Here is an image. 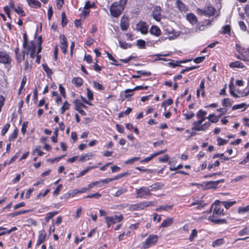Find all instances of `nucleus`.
Wrapping results in <instances>:
<instances>
[{"label":"nucleus","instance_id":"nucleus-3","mask_svg":"<svg viewBox=\"0 0 249 249\" xmlns=\"http://www.w3.org/2000/svg\"><path fill=\"white\" fill-rule=\"evenodd\" d=\"M127 0H119V2H115L112 4L110 8V12L112 16L117 18L124 11Z\"/></svg>","mask_w":249,"mask_h":249},{"label":"nucleus","instance_id":"nucleus-57","mask_svg":"<svg viewBox=\"0 0 249 249\" xmlns=\"http://www.w3.org/2000/svg\"><path fill=\"white\" fill-rule=\"evenodd\" d=\"M140 159V157H133L131 159H128V160L125 161L126 164H130L132 163L134 161H137Z\"/></svg>","mask_w":249,"mask_h":249},{"label":"nucleus","instance_id":"nucleus-33","mask_svg":"<svg viewBox=\"0 0 249 249\" xmlns=\"http://www.w3.org/2000/svg\"><path fill=\"white\" fill-rule=\"evenodd\" d=\"M28 212H29V210H24V211H18V212H16L15 213H11L9 214V216L13 217L16 216L20 215V214H24L26 213H28Z\"/></svg>","mask_w":249,"mask_h":249},{"label":"nucleus","instance_id":"nucleus-61","mask_svg":"<svg viewBox=\"0 0 249 249\" xmlns=\"http://www.w3.org/2000/svg\"><path fill=\"white\" fill-rule=\"evenodd\" d=\"M26 81H27V78H26V76H23L22 78V79L20 87L19 89V93H20V91L22 90V89L24 87L25 83L26 82Z\"/></svg>","mask_w":249,"mask_h":249},{"label":"nucleus","instance_id":"nucleus-13","mask_svg":"<svg viewBox=\"0 0 249 249\" xmlns=\"http://www.w3.org/2000/svg\"><path fill=\"white\" fill-rule=\"evenodd\" d=\"M176 5L178 10L180 12H186L189 10L188 7L180 0H177L176 2Z\"/></svg>","mask_w":249,"mask_h":249},{"label":"nucleus","instance_id":"nucleus-45","mask_svg":"<svg viewBox=\"0 0 249 249\" xmlns=\"http://www.w3.org/2000/svg\"><path fill=\"white\" fill-rule=\"evenodd\" d=\"M246 105L245 103H242L238 105H234L232 107V110L238 109L244 107V110L246 109Z\"/></svg>","mask_w":249,"mask_h":249},{"label":"nucleus","instance_id":"nucleus-56","mask_svg":"<svg viewBox=\"0 0 249 249\" xmlns=\"http://www.w3.org/2000/svg\"><path fill=\"white\" fill-rule=\"evenodd\" d=\"M102 196L101 194L96 193L93 194L89 195L86 196V198H99Z\"/></svg>","mask_w":249,"mask_h":249},{"label":"nucleus","instance_id":"nucleus-53","mask_svg":"<svg viewBox=\"0 0 249 249\" xmlns=\"http://www.w3.org/2000/svg\"><path fill=\"white\" fill-rule=\"evenodd\" d=\"M74 108L75 110H79V109H81L82 107H83V103L75 100L74 101Z\"/></svg>","mask_w":249,"mask_h":249},{"label":"nucleus","instance_id":"nucleus-50","mask_svg":"<svg viewBox=\"0 0 249 249\" xmlns=\"http://www.w3.org/2000/svg\"><path fill=\"white\" fill-rule=\"evenodd\" d=\"M222 33L224 34H229L231 31V27L229 25H226L223 27Z\"/></svg>","mask_w":249,"mask_h":249},{"label":"nucleus","instance_id":"nucleus-11","mask_svg":"<svg viewBox=\"0 0 249 249\" xmlns=\"http://www.w3.org/2000/svg\"><path fill=\"white\" fill-rule=\"evenodd\" d=\"M133 92L134 90H133V89H126L125 90L122 92L121 95H124V98L122 99V101L124 100V99H127L128 101H130V98L133 95Z\"/></svg>","mask_w":249,"mask_h":249},{"label":"nucleus","instance_id":"nucleus-27","mask_svg":"<svg viewBox=\"0 0 249 249\" xmlns=\"http://www.w3.org/2000/svg\"><path fill=\"white\" fill-rule=\"evenodd\" d=\"M105 219L107 226L109 227H110L111 225L116 223L114 219L113 218V216H106Z\"/></svg>","mask_w":249,"mask_h":249},{"label":"nucleus","instance_id":"nucleus-26","mask_svg":"<svg viewBox=\"0 0 249 249\" xmlns=\"http://www.w3.org/2000/svg\"><path fill=\"white\" fill-rule=\"evenodd\" d=\"M236 203V201H220V204L223 205L226 209H228Z\"/></svg>","mask_w":249,"mask_h":249},{"label":"nucleus","instance_id":"nucleus-38","mask_svg":"<svg viewBox=\"0 0 249 249\" xmlns=\"http://www.w3.org/2000/svg\"><path fill=\"white\" fill-rule=\"evenodd\" d=\"M14 11L20 16L23 17L25 16L24 11L20 7L15 8Z\"/></svg>","mask_w":249,"mask_h":249},{"label":"nucleus","instance_id":"nucleus-44","mask_svg":"<svg viewBox=\"0 0 249 249\" xmlns=\"http://www.w3.org/2000/svg\"><path fill=\"white\" fill-rule=\"evenodd\" d=\"M57 212H50L47 214V216L45 217V220L48 222L49 220L52 218L55 214L57 213Z\"/></svg>","mask_w":249,"mask_h":249},{"label":"nucleus","instance_id":"nucleus-42","mask_svg":"<svg viewBox=\"0 0 249 249\" xmlns=\"http://www.w3.org/2000/svg\"><path fill=\"white\" fill-rule=\"evenodd\" d=\"M119 43L120 47L124 49H126L130 47V46H131V45L126 43L125 42H123L121 41H119Z\"/></svg>","mask_w":249,"mask_h":249},{"label":"nucleus","instance_id":"nucleus-48","mask_svg":"<svg viewBox=\"0 0 249 249\" xmlns=\"http://www.w3.org/2000/svg\"><path fill=\"white\" fill-rule=\"evenodd\" d=\"M197 236V231L196 229H193L189 237V240L192 241Z\"/></svg>","mask_w":249,"mask_h":249},{"label":"nucleus","instance_id":"nucleus-59","mask_svg":"<svg viewBox=\"0 0 249 249\" xmlns=\"http://www.w3.org/2000/svg\"><path fill=\"white\" fill-rule=\"evenodd\" d=\"M222 158L224 160H229V158L226 157H224V154H215L213 156V158Z\"/></svg>","mask_w":249,"mask_h":249},{"label":"nucleus","instance_id":"nucleus-37","mask_svg":"<svg viewBox=\"0 0 249 249\" xmlns=\"http://www.w3.org/2000/svg\"><path fill=\"white\" fill-rule=\"evenodd\" d=\"M137 45L140 49H144L145 47V42L142 39H139L137 41Z\"/></svg>","mask_w":249,"mask_h":249},{"label":"nucleus","instance_id":"nucleus-28","mask_svg":"<svg viewBox=\"0 0 249 249\" xmlns=\"http://www.w3.org/2000/svg\"><path fill=\"white\" fill-rule=\"evenodd\" d=\"M72 82L76 86L80 87L83 84V80L80 77H74L72 80Z\"/></svg>","mask_w":249,"mask_h":249},{"label":"nucleus","instance_id":"nucleus-17","mask_svg":"<svg viewBox=\"0 0 249 249\" xmlns=\"http://www.w3.org/2000/svg\"><path fill=\"white\" fill-rule=\"evenodd\" d=\"M160 6H156L153 9L152 12L153 17L157 21H159L160 19Z\"/></svg>","mask_w":249,"mask_h":249},{"label":"nucleus","instance_id":"nucleus-30","mask_svg":"<svg viewBox=\"0 0 249 249\" xmlns=\"http://www.w3.org/2000/svg\"><path fill=\"white\" fill-rule=\"evenodd\" d=\"M127 191V189L125 188H121L115 193V194L113 195V196L115 197H119L121 195L126 192Z\"/></svg>","mask_w":249,"mask_h":249},{"label":"nucleus","instance_id":"nucleus-9","mask_svg":"<svg viewBox=\"0 0 249 249\" xmlns=\"http://www.w3.org/2000/svg\"><path fill=\"white\" fill-rule=\"evenodd\" d=\"M165 31L166 32V33L169 35L166 38H168L170 40L175 39L179 36V34L178 32H175L173 29L170 27H167L165 29Z\"/></svg>","mask_w":249,"mask_h":249},{"label":"nucleus","instance_id":"nucleus-43","mask_svg":"<svg viewBox=\"0 0 249 249\" xmlns=\"http://www.w3.org/2000/svg\"><path fill=\"white\" fill-rule=\"evenodd\" d=\"M107 55L108 58L110 60L112 61V62L111 63L112 65H114L115 66H119V64L117 63V61L114 59V58L112 56V55L109 53L107 52Z\"/></svg>","mask_w":249,"mask_h":249},{"label":"nucleus","instance_id":"nucleus-62","mask_svg":"<svg viewBox=\"0 0 249 249\" xmlns=\"http://www.w3.org/2000/svg\"><path fill=\"white\" fill-rule=\"evenodd\" d=\"M239 25L240 26V29L243 31H245L247 30V27L245 25V23L242 21H240L238 22Z\"/></svg>","mask_w":249,"mask_h":249},{"label":"nucleus","instance_id":"nucleus-22","mask_svg":"<svg viewBox=\"0 0 249 249\" xmlns=\"http://www.w3.org/2000/svg\"><path fill=\"white\" fill-rule=\"evenodd\" d=\"M173 208V205H165V206H160L157 209H156V211L158 212H160L162 211H165L167 212H169Z\"/></svg>","mask_w":249,"mask_h":249},{"label":"nucleus","instance_id":"nucleus-24","mask_svg":"<svg viewBox=\"0 0 249 249\" xmlns=\"http://www.w3.org/2000/svg\"><path fill=\"white\" fill-rule=\"evenodd\" d=\"M27 50L26 53L28 54L29 52L31 51H35L36 47L35 45V43L33 41H31L26 46V48Z\"/></svg>","mask_w":249,"mask_h":249},{"label":"nucleus","instance_id":"nucleus-23","mask_svg":"<svg viewBox=\"0 0 249 249\" xmlns=\"http://www.w3.org/2000/svg\"><path fill=\"white\" fill-rule=\"evenodd\" d=\"M163 187V184L160 183H156L153 184L152 185L149 186V188L151 191H156L160 189H161Z\"/></svg>","mask_w":249,"mask_h":249},{"label":"nucleus","instance_id":"nucleus-7","mask_svg":"<svg viewBox=\"0 0 249 249\" xmlns=\"http://www.w3.org/2000/svg\"><path fill=\"white\" fill-rule=\"evenodd\" d=\"M229 89L230 94L235 98H238L240 97H246L249 95V90H248L247 92H244L240 90H237L236 92L238 94L240 95V96L235 93L233 90L234 89V86L232 83H231L229 85Z\"/></svg>","mask_w":249,"mask_h":249},{"label":"nucleus","instance_id":"nucleus-36","mask_svg":"<svg viewBox=\"0 0 249 249\" xmlns=\"http://www.w3.org/2000/svg\"><path fill=\"white\" fill-rule=\"evenodd\" d=\"M183 115L185 117L186 120H189L194 117L195 114L192 111H186V112L183 111Z\"/></svg>","mask_w":249,"mask_h":249},{"label":"nucleus","instance_id":"nucleus-60","mask_svg":"<svg viewBox=\"0 0 249 249\" xmlns=\"http://www.w3.org/2000/svg\"><path fill=\"white\" fill-rule=\"evenodd\" d=\"M18 136V133L16 130H14L13 133L11 134V135L9 136V140L10 141H12L14 140Z\"/></svg>","mask_w":249,"mask_h":249},{"label":"nucleus","instance_id":"nucleus-14","mask_svg":"<svg viewBox=\"0 0 249 249\" xmlns=\"http://www.w3.org/2000/svg\"><path fill=\"white\" fill-rule=\"evenodd\" d=\"M201 12V13L203 15L209 16H213L215 13V8L212 6H208L204 10L198 9Z\"/></svg>","mask_w":249,"mask_h":249},{"label":"nucleus","instance_id":"nucleus-32","mask_svg":"<svg viewBox=\"0 0 249 249\" xmlns=\"http://www.w3.org/2000/svg\"><path fill=\"white\" fill-rule=\"evenodd\" d=\"M248 212H249V205L246 207H240L238 210V213L239 214H243Z\"/></svg>","mask_w":249,"mask_h":249},{"label":"nucleus","instance_id":"nucleus-46","mask_svg":"<svg viewBox=\"0 0 249 249\" xmlns=\"http://www.w3.org/2000/svg\"><path fill=\"white\" fill-rule=\"evenodd\" d=\"M91 157V154H86L84 155V156L81 157L79 159V160L81 161H84L87 160H89Z\"/></svg>","mask_w":249,"mask_h":249},{"label":"nucleus","instance_id":"nucleus-63","mask_svg":"<svg viewBox=\"0 0 249 249\" xmlns=\"http://www.w3.org/2000/svg\"><path fill=\"white\" fill-rule=\"evenodd\" d=\"M53 14V11L52 7L50 6L49 7V9L48 10V13H47L48 19L49 20H50L51 19Z\"/></svg>","mask_w":249,"mask_h":249},{"label":"nucleus","instance_id":"nucleus-34","mask_svg":"<svg viewBox=\"0 0 249 249\" xmlns=\"http://www.w3.org/2000/svg\"><path fill=\"white\" fill-rule=\"evenodd\" d=\"M222 105L225 107H229L231 106V101L229 98H225L222 101Z\"/></svg>","mask_w":249,"mask_h":249},{"label":"nucleus","instance_id":"nucleus-51","mask_svg":"<svg viewBox=\"0 0 249 249\" xmlns=\"http://www.w3.org/2000/svg\"><path fill=\"white\" fill-rule=\"evenodd\" d=\"M113 218L114 219V221L116 223L121 222L124 219V216L122 214H120L119 215H115L114 216H113Z\"/></svg>","mask_w":249,"mask_h":249},{"label":"nucleus","instance_id":"nucleus-12","mask_svg":"<svg viewBox=\"0 0 249 249\" xmlns=\"http://www.w3.org/2000/svg\"><path fill=\"white\" fill-rule=\"evenodd\" d=\"M224 181V179H220L216 181H210L207 182L206 184V188L207 189H215L217 188V186L220 183L223 182Z\"/></svg>","mask_w":249,"mask_h":249},{"label":"nucleus","instance_id":"nucleus-1","mask_svg":"<svg viewBox=\"0 0 249 249\" xmlns=\"http://www.w3.org/2000/svg\"><path fill=\"white\" fill-rule=\"evenodd\" d=\"M206 115L207 112L205 111H204L201 109L199 110L196 113V116L198 119H199V120L195 121L193 123V130L198 131H205L209 128V127L211 125V123L209 122H206L204 124H202V123L206 119Z\"/></svg>","mask_w":249,"mask_h":249},{"label":"nucleus","instance_id":"nucleus-31","mask_svg":"<svg viewBox=\"0 0 249 249\" xmlns=\"http://www.w3.org/2000/svg\"><path fill=\"white\" fill-rule=\"evenodd\" d=\"M120 178H121V177H120V174H119V175L115 176L114 178H106L105 179L102 180V181L103 183H107L109 182H111V181H112L113 180L118 179Z\"/></svg>","mask_w":249,"mask_h":249},{"label":"nucleus","instance_id":"nucleus-58","mask_svg":"<svg viewBox=\"0 0 249 249\" xmlns=\"http://www.w3.org/2000/svg\"><path fill=\"white\" fill-rule=\"evenodd\" d=\"M95 166H89L86 169L83 170L80 173V176H84L91 169L95 168Z\"/></svg>","mask_w":249,"mask_h":249},{"label":"nucleus","instance_id":"nucleus-8","mask_svg":"<svg viewBox=\"0 0 249 249\" xmlns=\"http://www.w3.org/2000/svg\"><path fill=\"white\" fill-rule=\"evenodd\" d=\"M136 30L145 35L148 33V26L144 21H140L136 25Z\"/></svg>","mask_w":249,"mask_h":249},{"label":"nucleus","instance_id":"nucleus-49","mask_svg":"<svg viewBox=\"0 0 249 249\" xmlns=\"http://www.w3.org/2000/svg\"><path fill=\"white\" fill-rule=\"evenodd\" d=\"M60 42L61 45H68L67 38L64 35L60 36Z\"/></svg>","mask_w":249,"mask_h":249},{"label":"nucleus","instance_id":"nucleus-5","mask_svg":"<svg viewBox=\"0 0 249 249\" xmlns=\"http://www.w3.org/2000/svg\"><path fill=\"white\" fill-rule=\"evenodd\" d=\"M151 190L149 187H142L139 189H136V197L146 198L151 196Z\"/></svg>","mask_w":249,"mask_h":249},{"label":"nucleus","instance_id":"nucleus-2","mask_svg":"<svg viewBox=\"0 0 249 249\" xmlns=\"http://www.w3.org/2000/svg\"><path fill=\"white\" fill-rule=\"evenodd\" d=\"M214 207L213 214L209 217V220L215 224H223L226 223L224 219H221L222 216L225 215L224 210L221 208L220 201H215L212 205Z\"/></svg>","mask_w":249,"mask_h":249},{"label":"nucleus","instance_id":"nucleus-18","mask_svg":"<svg viewBox=\"0 0 249 249\" xmlns=\"http://www.w3.org/2000/svg\"><path fill=\"white\" fill-rule=\"evenodd\" d=\"M173 221V218L167 217L162 221L160 227L167 228L172 224Z\"/></svg>","mask_w":249,"mask_h":249},{"label":"nucleus","instance_id":"nucleus-47","mask_svg":"<svg viewBox=\"0 0 249 249\" xmlns=\"http://www.w3.org/2000/svg\"><path fill=\"white\" fill-rule=\"evenodd\" d=\"M249 233V229L247 227H245L239 231L238 234L240 236L248 234Z\"/></svg>","mask_w":249,"mask_h":249},{"label":"nucleus","instance_id":"nucleus-39","mask_svg":"<svg viewBox=\"0 0 249 249\" xmlns=\"http://www.w3.org/2000/svg\"><path fill=\"white\" fill-rule=\"evenodd\" d=\"M42 66L43 70L47 73L48 75L52 74V71L46 64H43Z\"/></svg>","mask_w":249,"mask_h":249},{"label":"nucleus","instance_id":"nucleus-15","mask_svg":"<svg viewBox=\"0 0 249 249\" xmlns=\"http://www.w3.org/2000/svg\"><path fill=\"white\" fill-rule=\"evenodd\" d=\"M9 56L2 52H0V63L4 64H9L10 63Z\"/></svg>","mask_w":249,"mask_h":249},{"label":"nucleus","instance_id":"nucleus-55","mask_svg":"<svg viewBox=\"0 0 249 249\" xmlns=\"http://www.w3.org/2000/svg\"><path fill=\"white\" fill-rule=\"evenodd\" d=\"M10 125L9 124H6L4 125L2 130H1V135L2 136L5 135V134L7 133V131L8 130V129L10 127Z\"/></svg>","mask_w":249,"mask_h":249},{"label":"nucleus","instance_id":"nucleus-19","mask_svg":"<svg viewBox=\"0 0 249 249\" xmlns=\"http://www.w3.org/2000/svg\"><path fill=\"white\" fill-rule=\"evenodd\" d=\"M149 32L151 34L156 36H159L161 34L160 29L157 26H152L150 29Z\"/></svg>","mask_w":249,"mask_h":249},{"label":"nucleus","instance_id":"nucleus-4","mask_svg":"<svg viewBox=\"0 0 249 249\" xmlns=\"http://www.w3.org/2000/svg\"><path fill=\"white\" fill-rule=\"evenodd\" d=\"M159 236L155 234H150L142 243V248L144 249L149 248L152 246L155 245L158 240Z\"/></svg>","mask_w":249,"mask_h":249},{"label":"nucleus","instance_id":"nucleus-10","mask_svg":"<svg viewBox=\"0 0 249 249\" xmlns=\"http://www.w3.org/2000/svg\"><path fill=\"white\" fill-rule=\"evenodd\" d=\"M129 26V18L123 16L121 19L120 27L123 31L127 30Z\"/></svg>","mask_w":249,"mask_h":249},{"label":"nucleus","instance_id":"nucleus-54","mask_svg":"<svg viewBox=\"0 0 249 249\" xmlns=\"http://www.w3.org/2000/svg\"><path fill=\"white\" fill-rule=\"evenodd\" d=\"M28 127V122H25L23 123L22 127L21 129V131L22 133L24 135L27 131V128Z\"/></svg>","mask_w":249,"mask_h":249},{"label":"nucleus","instance_id":"nucleus-6","mask_svg":"<svg viewBox=\"0 0 249 249\" xmlns=\"http://www.w3.org/2000/svg\"><path fill=\"white\" fill-rule=\"evenodd\" d=\"M152 205L153 202L151 201H144L137 204H132L129 206V209L132 211H140Z\"/></svg>","mask_w":249,"mask_h":249},{"label":"nucleus","instance_id":"nucleus-16","mask_svg":"<svg viewBox=\"0 0 249 249\" xmlns=\"http://www.w3.org/2000/svg\"><path fill=\"white\" fill-rule=\"evenodd\" d=\"M46 238V234L44 231H39V236L36 242V246H38L43 243Z\"/></svg>","mask_w":249,"mask_h":249},{"label":"nucleus","instance_id":"nucleus-64","mask_svg":"<svg viewBox=\"0 0 249 249\" xmlns=\"http://www.w3.org/2000/svg\"><path fill=\"white\" fill-rule=\"evenodd\" d=\"M205 59V56L197 57L194 59V62L196 63H199L202 62Z\"/></svg>","mask_w":249,"mask_h":249},{"label":"nucleus","instance_id":"nucleus-52","mask_svg":"<svg viewBox=\"0 0 249 249\" xmlns=\"http://www.w3.org/2000/svg\"><path fill=\"white\" fill-rule=\"evenodd\" d=\"M217 142L218 144L219 145H224V144H225L226 143H227L228 142V141L227 140L223 139H222L220 137H218L217 138Z\"/></svg>","mask_w":249,"mask_h":249},{"label":"nucleus","instance_id":"nucleus-20","mask_svg":"<svg viewBox=\"0 0 249 249\" xmlns=\"http://www.w3.org/2000/svg\"><path fill=\"white\" fill-rule=\"evenodd\" d=\"M186 18L187 20L193 25L197 22V18L194 14L190 13L187 14Z\"/></svg>","mask_w":249,"mask_h":249},{"label":"nucleus","instance_id":"nucleus-35","mask_svg":"<svg viewBox=\"0 0 249 249\" xmlns=\"http://www.w3.org/2000/svg\"><path fill=\"white\" fill-rule=\"evenodd\" d=\"M70 107V104H69L67 101L65 102L61 108V113L63 114L66 110L69 109Z\"/></svg>","mask_w":249,"mask_h":249},{"label":"nucleus","instance_id":"nucleus-29","mask_svg":"<svg viewBox=\"0 0 249 249\" xmlns=\"http://www.w3.org/2000/svg\"><path fill=\"white\" fill-rule=\"evenodd\" d=\"M223 244L224 239L223 238H220L213 241L212 243V246L215 248L219 247Z\"/></svg>","mask_w":249,"mask_h":249},{"label":"nucleus","instance_id":"nucleus-25","mask_svg":"<svg viewBox=\"0 0 249 249\" xmlns=\"http://www.w3.org/2000/svg\"><path fill=\"white\" fill-rule=\"evenodd\" d=\"M229 66L231 68H243L244 67L243 64L240 61H236L233 62H231L230 63Z\"/></svg>","mask_w":249,"mask_h":249},{"label":"nucleus","instance_id":"nucleus-41","mask_svg":"<svg viewBox=\"0 0 249 249\" xmlns=\"http://www.w3.org/2000/svg\"><path fill=\"white\" fill-rule=\"evenodd\" d=\"M93 87L98 90H102L104 89L103 86L96 81H93Z\"/></svg>","mask_w":249,"mask_h":249},{"label":"nucleus","instance_id":"nucleus-40","mask_svg":"<svg viewBox=\"0 0 249 249\" xmlns=\"http://www.w3.org/2000/svg\"><path fill=\"white\" fill-rule=\"evenodd\" d=\"M67 23V20L66 15L64 12H63L61 14V24L63 27L66 25Z\"/></svg>","mask_w":249,"mask_h":249},{"label":"nucleus","instance_id":"nucleus-21","mask_svg":"<svg viewBox=\"0 0 249 249\" xmlns=\"http://www.w3.org/2000/svg\"><path fill=\"white\" fill-rule=\"evenodd\" d=\"M28 4L34 8H36L40 6L41 4L37 0H27Z\"/></svg>","mask_w":249,"mask_h":249}]
</instances>
